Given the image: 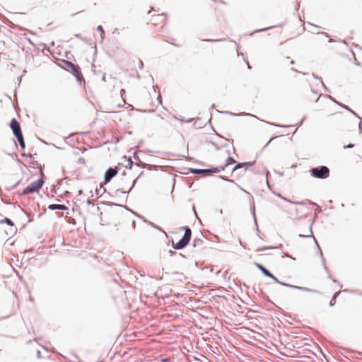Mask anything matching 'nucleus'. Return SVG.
<instances>
[{
    "instance_id": "obj_1",
    "label": "nucleus",
    "mask_w": 362,
    "mask_h": 362,
    "mask_svg": "<svg viewBox=\"0 0 362 362\" xmlns=\"http://www.w3.org/2000/svg\"><path fill=\"white\" fill-rule=\"evenodd\" d=\"M62 67L67 71L71 73L78 81L83 78V76L80 72V67L78 65L66 60L62 61Z\"/></svg>"
},
{
    "instance_id": "obj_2",
    "label": "nucleus",
    "mask_w": 362,
    "mask_h": 362,
    "mask_svg": "<svg viewBox=\"0 0 362 362\" xmlns=\"http://www.w3.org/2000/svg\"><path fill=\"white\" fill-rule=\"evenodd\" d=\"M191 235V229L189 227L185 228V234L183 237L176 244L173 245V248L175 250H181L184 248L189 243Z\"/></svg>"
},
{
    "instance_id": "obj_3",
    "label": "nucleus",
    "mask_w": 362,
    "mask_h": 362,
    "mask_svg": "<svg viewBox=\"0 0 362 362\" xmlns=\"http://www.w3.org/2000/svg\"><path fill=\"white\" fill-rule=\"evenodd\" d=\"M313 177L320 179H325L329 177V170L326 166H320L318 168H313L310 170Z\"/></svg>"
},
{
    "instance_id": "obj_4",
    "label": "nucleus",
    "mask_w": 362,
    "mask_h": 362,
    "mask_svg": "<svg viewBox=\"0 0 362 362\" xmlns=\"http://www.w3.org/2000/svg\"><path fill=\"white\" fill-rule=\"evenodd\" d=\"M43 183L44 180L42 178H40L35 182H33L23 189V194L26 195L38 192L39 189L42 187Z\"/></svg>"
},
{
    "instance_id": "obj_5",
    "label": "nucleus",
    "mask_w": 362,
    "mask_h": 362,
    "mask_svg": "<svg viewBox=\"0 0 362 362\" xmlns=\"http://www.w3.org/2000/svg\"><path fill=\"white\" fill-rule=\"evenodd\" d=\"M10 127L16 137L23 135L20 124L16 119L13 118L11 119Z\"/></svg>"
},
{
    "instance_id": "obj_6",
    "label": "nucleus",
    "mask_w": 362,
    "mask_h": 362,
    "mask_svg": "<svg viewBox=\"0 0 362 362\" xmlns=\"http://www.w3.org/2000/svg\"><path fill=\"white\" fill-rule=\"evenodd\" d=\"M117 174V168H109L105 173V183L109 182Z\"/></svg>"
},
{
    "instance_id": "obj_7",
    "label": "nucleus",
    "mask_w": 362,
    "mask_h": 362,
    "mask_svg": "<svg viewBox=\"0 0 362 362\" xmlns=\"http://www.w3.org/2000/svg\"><path fill=\"white\" fill-rule=\"evenodd\" d=\"M221 170L218 168H212L209 169H192L191 172L194 174H202L205 173H218Z\"/></svg>"
},
{
    "instance_id": "obj_8",
    "label": "nucleus",
    "mask_w": 362,
    "mask_h": 362,
    "mask_svg": "<svg viewBox=\"0 0 362 362\" xmlns=\"http://www.w3.org/2000/svg\"><path fill=\"white\" fill-rule=\"evenodd\" d=\"M284 285L286 286L292 288L298 289V290L305 291V292L317 293V291L315 290H313V289H311L309 288H306V287L298 286L291 285L288 284H284Z\"/></svg>"
},
{
    "instance_id": "obj_9",
    "label": "nucleus",
    "mask_w": 362,
    "mask_h": 362,
    "mask_svg": "<svg viewBox=\"0 0 362 362\" xmlns=\"http://www.w3.org/2000/svg\"><path fill=\"white\" fill-rule=\"evenodd\" d=\"M48 209L50 210H66L67 207L64 204H52L49 205Z\"/></svg>"
},
{
    "instance_id": "obj_10",
    "label": "nucleus",
    "mask_w": 362,
    "mask_h": 362,
    "mask_svg": "<svg viewBox=\"0 0 362 362\" xmlns=\"http://www.w3.org/2000/svg\"><path fill=\"white\" fill-rule=\"evenodd\" d=\"M257 268L262 271V272L266 276H272V273L268 271L264 267H263L260 264H257Z\"/></svg>"
},
{
    "instance_id": "obj_11",
    "label": "nucleus",
    "mask_w": 362,
    "mask_h": 362,
    "mask_svg": "<svg viewBox=\"0 0 362 362\" xmlns=\"http://www.w3.org/2000/svg\"><path fill=\"white\" fill-rule=\"evenodd\" d=\"M254 165V163H238L237 164L234 168H233V171L240 168H243L244 166H252Z\"/></svg>"
},
{
    "instance_id": "obj_12",
    "label": "nucleus",
    "mask_w": 362,
    "mask_h": 362,
    "mask_svg": "<svg viewBox=\"0 0 362 362\" xmlns=\"http://www.w3.org/2000/svg\"><path fill=\"white\" fill-rule=\"evenodd\" d=\"M17 138V140L20 144V146L22 149H24L25 148V141H24V139H23V135L21 136H19Z\"/></svg>"
},
{
    "instance_id": "obj_13",
    "label": "nucleus",
    "mask_w": 362,
    "mask_h": 362,
    "mask_svg": "<svg viewBox=\"0 0 362 362\" xmlns=\"http://www.w3.org/2000/svg\"><path fill=\"white\" fill-rule=\"evenodd\" d=\"M226 161H227L226 165L225 166L222 167L221 169H220L221 170H223L225 169V168L226 166H228V165L233 164V163H235V160L233 158H231V157H228Z\"/></svg>"
},
{
    "instance_id": "obj_14",
    "label": "nucleus",
    "mask_w": 362,
    "mask_h": 362,
    "mask_svg": "<svg viewBox=\"0 0 362 362\" xmlns=\"http://www.w3.org/2000/svg\"><path fill=\"white\" fill-rule=\"evenodd\" d=\"M309 233H310V235H303V234H299V237L300 238H308V237H313L315 242L317 243V241H316V239L315 238V237L313 236V232H312V228H311V226H310L309 228Z\"/></svg>"
},
{
    "instance_id": "obj_15",
    "label": "nucleus",
    "mask_w": 362,
    "mask_h": 362,
    "mask_svg": "<svg viewBox=\"0 0 362 362\" xmlns=\"http://www.w3.org/2000/svg\"><path fill=\"white\" fill-rule=\"evenodd\" d=\"M339 293L338 292V293H336L334 294V297L332 298V300L329 302V305L330 306H332V305H334L335 304V303H336V298L339 295Z\"/></svg>"
},
{
    "instance_id": "obj_16",
    "label": "nucleus",
    "mask_w": 362,
    "mask_h": 362,
    "mask_svg": "<svg viewBox=\"0 0 362 362\" xmlns=\"http://www.w3.org/2000/svg\"><path fill=\"white\" fill-rule=\"evenodd\" d=\"M0 223H8V225H11V226H13V222L11 221V219L8 218H5L4 219H2L0 221Z\"/></svg>"
},
{
    "instance_id": "obj_17",
    "label": "nucleus",
    "mask_w": 362,
    "mask_h": 362,
    "mask_svg": "<svg viewBox=\"0 0 362 362\" xmlns=\"http://www.w3.org/2000/svg\"><path fill=\"white\" fill-rule=\"evenodd\" d=\"M97 30L99 32H100L101 38L103 39L104 38V35H105V31H104L103 27L101 25H99V26H98Z\"/></svg>"
},
{
    "instance_id": "obj_18",
    "label": "nucleus",
    "mask_w": 362,
    "mask_h": 362,
    "mask_svg": "<svg viewBox=\"0 0 362 362\" xmlns=\"http://www.w3.org/2000/svg\"><path fill=\"white\" fill-rule=\"evenodd\" d=\"M202 243V240L199 238L194 240V246H196L197 245H201Z\"/></svg>"
},
{
    "instance_id": "obj_19",
    "label": "nucleus",
    "mask_w": 362,
    "mask_h": 362,
    "mask_svg": "<svg viewBox=\"0 0 362 362\" xmlns=\"http://www.w3.org/2000/svg\"><path fill=\"white\" fill-rule=\"evenodd\" d=\"M269 278L272 279L274 281L279 283V284H281L282 285H284V283H281L280 282L278 279L276 277H275L272 274V276H269Z\"/></svg>"
},
{
    "instance_id": "obj_20",
    "label": "nucleus",
    "mask_w": 362,
    "mask_h": 362,
    "mask_svg": "<svg viewBox=\"0 0 362 362\" xmlns=\"http://www.w3.org/2000/svg\"><path fill=\"white\" fill-rule=\"evenodd\" d=\"M136 180H134V182H133V185L132 186L129 188V189L128 191H124L123 192L124 193H129L132 189V188L134 187V185H135V182H136Z\"/></svg>"
},
{
    "instance_id": "obj_21",
    "label": "nucleus",
    "mask_w": 362,
    "mask_h": 362,
    "mask_svg": "<svg viewBox=\"0 0 362 362\" xmlns=\"http://www.w3.org/2000/svg\"><path fill=\"white\" fill-rule=\"evenodd\" d=\"M272 28H273V26H270V27H268V28H265L257 30H256V32L264 31V30H267L268 29H271Z\"/></svg>"
},
{
    "instance_id": "obj_22",
    "label": "nucleus",
    "mask_w": 362,
    "mask_h": 362,
    "mask_svg": "<svg viewBox=\"0 0 362 362\" xmlns=\"http://www.w3.org/2000/svg\"><path fill=\"white\" fill-rule=\"evenodd\" d=\"M128 165L129 166V168H132V167L133 165V161L132 160L131 158L128 159Z\"/></svg>"
},
{
    "instance_id": "obj_23",
    "label": "nucleus",
    "mask_w": 362,
    "mask_h": 362,
    "mask_svg": "<svg viewBox=\"0 0 362 362\" xmlns=\"http://www.w3.org/2000/svg\"><path fill=\"white\" fill-rule=\"evenodd\" d=\"M269 175H270V174H269V171H267V172H266L267 183V185H268V187H269V180H268V177H269Z\"/></svg>"
},
{
    "instance_id": "obj_24",
    "label": "nucleus",
    "mask_w": 362,
    "mask_h": 362,
    "mask_svg": "<svg viewBox=\"0 0 362 362\" xmlns=\"http://www.w3.org/2000/svg\"><path fill=\"white\" fill-rule=\"evenodd\" d=\"M354 146V144H348L347 146H344V148H353Z\"/></svg>"
},
{
    "instance_id": "obj_25",
    "label": "nucleus",
    "mask_w": 362,
    "mask_h": 362,
    "mask_svg": "<svg viewBox=\"0 0 362 362\" xmlns=\"http://www.w3.org/2000/svg\"><path fill=\"white\" fill-rule=\"evenodd\" d=\"M138 165L141 166L142 168H146V164L141 161H139V163H138Z\"/></svg>"
},
{
    "instance_id": "obj_26",
    "label": "nucleus",
    "mask_w": 362,
    "mask_h": 362,
    "mask_svg": "<svg viewBox=\"0 0 362 362\" xmlns=\"http://www.w3.org/2000/svg\"><path fill=\"white\" fill-rule=\"evenodd\" d=\"M251 210H252V212L253 214L254 217H255V205L254 204L251 206Z\"/></svg>"
},
{
    "instance_id": "obj_27",
    "label": "nucleus",
    "mask_w": 362,
    "mask_h": 362,
    "mask_svg": "<svg viewBox=\"0 0 362 362\" xmlns=\"http://www.w3.org/2000/svg\"><path fill=\"white\" fill-rule=\"evenodd\" d=\"M78 161H79L80 163H83V164L85 163V159H84V158H80L78 159Z\"/></svg>"
},
{
    "instance_id": "obj_28",
    "label": "nucleus",
    "mask_w": 362,
    "mask_h": 362,
    "mask_svg": "<svg viewBox=\"0 0 362 362\" xmlns=\"http://www.w3.org/2000/svg\"><path fill=\"white\" fill-rule=\"evenodd\" d=\"M213 146L216 148V150L219 149V147L214 143H212Z\"/></svg>"
},
{
    "instance_id": "obj_29",
    "label": "nucleus",
    "mask_w": 362,
    "mask_h": 362,
    "mask_svg": "<svg viewBox=\"0 0 362 362\" xmlns=\"http://www.w3.org/2000/svg\"><path fill=\"white\" fill-rule=\"evenodd\" d=\"M139 67L140 69L143 68V62L141 61H139Z\"/></svg>"
},
{
    "instance_id": "obj_30",
    "label": "nucleus",
    "mask_w": 362,
    "mask_h": 362,
    "mask_svg": "<svg viewBox=\"0 0 362 362\" xmlns=\"http://www.w3.org/2000/svg\"><path fill=\"white\" fill-rule=\"evenodd\" d=\"M358 127H359L360 133H361L362 132V127H361V123H359Z\"/></svg>"
},
{
    "instance_id": "obj_31",
    "label": "nucleus",
    "mask_w": 362,
    "mask_h": 362,
    "mask_svg": "<svg viewBox=\"0 0 362 362\" xmlns=\"http://www.w3.org/2000/svg\"><path fill=\"white\" fill-rule=\"evenodd\" d=\"M351 112L356 115V117H358V119H360V117H358V115H356L355 112H354L353 111H351Z\"/></svg>"
},
{
    "instance_id": "obj_32",
    "label": "nucleus",
    "mask_w": 362,
    "mask_h": 362,
    "mask_svg": "<svg viewBox=\"0 0 362 362\" xmlns=\"http://www.w3.org/2000/svg\"><path fill=\"white\" fill-rule=\"evenodd\" d=\"M351 112L356 115V117H358V119H360V117H358V115H356L355 112H354L353 111H351Z\"/></svg>"
},
{
    "instance_id": "obj_33",
    "label": "nucleus",
    "mask_w": 362,
    "mask_h": 362,
    "mask_svg": "<svg viewBox=\"0 0 362 362\" xmlns=\"http://www.w3.org/2000/svg\"><path fill=\"white\" fill-rule=\"evenodd\" d=\"M351 112L356 115V117H358V119H360V117H358V115H356L355 112H354L353 111H351Z\"/></svg>"
},
{
    "instance_id": "obj_34",
    "label": "nucleus",
    "mask_w": 362,
    "mask_h": 362,
    "mask_svg": "<svg viewBox=\"0 0 362 362\" xmlns=\"http://www.w3.org/2000/svg\"><path fill=\"white\" fill-rule=\"evenodd\" d=\"M125 93L124 90V89H122L121 90V94H122V96L123 95V94Z\"/></svg>"
},
{
    "instance_id": "obj_35",
    "label": "nucleus",
    "mask_w": 362,
    "mask_h": 362,
    "mask_svg": "<svg viewBox=\"0 0 362 362\" xmlns=\"http://www.w3.org/2000/svg\"><path fill=\"white\" fill-rule=\"evenodd\" d=\"M276 173H277L276 171H275ZM278 174L280 175V176H283L284 175V173H278Z\"/></svg>"
},
{
    "instance_id": "obj_36",
    "label": "nucleus",
    "mask_w": 362,
    "mask_h": 362,
    "mask_svg": "<svg viewBox=\"0 0 362 362\" xmlns=\"http://www.w3.org/2000/svg\"><path fill=\"white\" fill-rule=\"evenodd\" d=\"M206 41H208V42H215L216 40H206Z\"/></svg>"
},
{
    "instance_id": "obj_37",
    "label": "nucleus",
    "mask_w": 362,
    "mask_h": 362,
    "mask_svg": "<svg viewBox=\"0 0 362 362\" xmlns=\"http://www.w3.org/2000/svg\"><path fill=\"white\" fill-rule=\"evenodd\" d=\"M223 179L225 180V178H223ZM226 180H227V181H228V182H233V180H230V179H226Z\"/></svg>"
},
{
    "instance_id": "obj_38",
    "label": "nucleus",
    "mask_w": 362,
    "mask_h": 362,
    "mask_svg": "<svg viewBox=\"0 0 362 362\" xmlns=\"http://www.w3.org/2000/svg\"><path fill=\"white\" fill-rule=\"evenodd\" d=\"M295 204H303V202H295Z\"/></svg>"
},
{
    "instance_id": "obj_39",
    "label": "nucleus",
    "mask_w": 362,
    "mask_h": 362,
    "mask_svg": "<svg viewBox=\"0 0 362 362\" xmlns=\"http://www.w3.org/2000/svg\"><path fill=\"white\" fill-rule=\"evenodd\" d=\"M170 253L171 255H175V254H176V252H173V251H170Z\"/></svg>"
},
{
    "instance_id": "obj_40",
    "label": "nucleus",
    "mask_w": 362,
    "mask_h": 362,
    "mask_svg": "<svg viewBox=\"0 0 362 362\" xmlns=\"http://www.w3.org/2000/svg\"><path fill=\"white\" fill-rule=\"evenodd\" d=\"M291 64H294V62L293 61H291Z\"/></svg>"
},
{
    "instance_id": "obj_41",
    "label": "nucleus",
    "mask_w": 362,
    "mask_h": 362,
    "mask_svg": "<svg viewBox=\"0 0 362 362\" xmlns=\"http://www.w3.org/2000/svg\"><path fill=\"white\" fill-rule=\"evenodd\" d=\"M346 107V109H347V110H350L351 112L352 111V110H351L348 107Z\"/></svg>"
},
{
    "instance_id": "obj_42",
    "label": "nucleus",
    "mask_w": 362,
    "mask_h": 362,
    "mask_svg": "<svg viewBox=\"0 0 362 362\" xmlns=\"http://www.w3.org/2000/svg\"><path fill=\"white\" fill-rule=\"evenodd\" d=\"M21 156L24 157V156H25L26 155H25V153H22V154H21Z\"/></svg>"
},
{
    "instance_id": "obj_43",
    "label": "nucleus",
    "mask_w": 362,
    "mask_h": 362,
    "mask_svg": "<svg viewBox=\"0 0 362 362\" xmlns=\"http://www.w3.org/2000/svg\"><path fill=\"white\" fill-rule=\"evenodd\" d=\"M247 66H248V68H249V69H250V68H251V67H250V64H249L248 63H247Z\"/></svg>"
},
{
    "instance_id": "obj_44",
    "label": "nucleus",
    "mask_w": 362,
    "mask_h": 362,
    "mask_svg": "<svg viewBox=\"0 0 362 362\" xmlns=\"http://www.w3.org/2000/svg\"><path fill=\"white\" fill-rule=\"evenodd\" d=\"M240 189H241L242 191H244V192H246V191H245V190H244V189H242L241 187H240Z\"/></svg>"
},
{
    "instance_id": "obj_45",
    "label": "nucleus",
    "mask_w": 362,
    "mask_h": 362,
    "mask_svg": "<svg viewBox=\"0 0 362 362\" xmlns=\"http://www.w3.org/2000/svg\"><path fill=\"white\" fill-rule=\"evenodd\" d=\"M132 224H133L134 226H135V221H133Z\"/></svg>"
},
{
    "instance_id": "obj_46",
    "label": "nucleus",
    "mask_w": 362,
    "mask_h": 362,
    "mask_svg": "<svg viewBox=\"0 0 362 362\" xmlns=\"http://www.w3.org/2000/svg\"><path fill=\"white\" fill-rule=\"evenodd\" d=\"M168 359L163 360V362H167Z\"/></svg>"
}]
</instances>
